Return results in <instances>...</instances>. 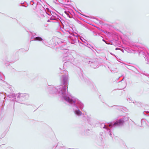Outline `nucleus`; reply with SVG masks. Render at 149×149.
I'll use <instances>...</instances> for the list:
<instances>
[{"label": "nucleus", "instance_id": "1", "mask_svg": "<svg viewBox=\"0 0 149 149\" xmlns=\"http://www.w3.org/2000/svg\"><path fill=\"white\" fill-rule=\"evenodd\" d=\"M65 99L66 101L69 102L70 103H75V102L74 101H73L72 99H70L68 97H65Z\"/></svg>", "mask_w": 149, "mask_h": 149}, {"label": "nucleus", "instance_id": "2", "mask_svg": "<svg viewBox=\"0 0 149 149\" xmlns=\"http://www.w3.org/2000/svg\"><path fill=\"white\" fill-rule=\"evenodd\" d=\"M124 122V121L123 120L120 119L119 120L116 121L115 122L114 124V125H119L121 124H123Z\"/></svg>", "mask_w": 149, "mask_h": 149}, {"label": "nucleus", "instance_id": "3", "mask_svg": "<svg viewBox=\"0 0 149 149\" xmlns=\"http://www.w3.org/2000/svg\"><path fill=\"white\" fill-rule=\"evenodd\" d=\"M34 40H35L41 41L42 40V39L41 37H38L35 38Z\"/></svg>", "mask_w": 149, "mask_h": 149}, {"label": "nucleus", "instance_id": "4", "mask_svg": "<svg viewBox=\"0 0 149 149\" xmlns=\"http://www.w3.org/2000/svg\"><path fill=\"white\" fill-rule=\"evenodd\" d=\"M76 114L78 115H80L81 114V112L79 110H77L76 111Z\"/></svg>", "mask_w": 149, "mask_h": 149}]
</instances>
